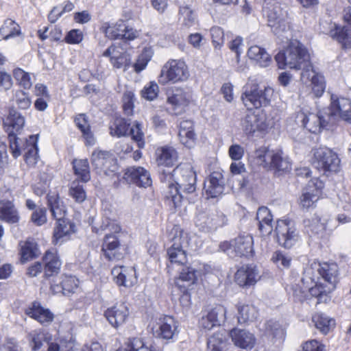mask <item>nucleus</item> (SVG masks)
<instances>
[{
  "label": "nucleus",
  "mask_w": 351,
  "mask_h": 351,
  "mask_svg": "<svg viewBox=\"0 0 351 351\" xmlns=\"http://www.w3.org/2000/svg\"><path fill=\"white\" fill-rule=\"evenodd\" d=\"M25 117L15 108H10L3 122L5 132L9 135H19L25 125Z\"/></svg>",
  "instance_id": "aec40b11"
},
{
  "label": "nucleus",
  "mask_w": 351,
  "mask_h": 351,
  "mask_svg": "<svg viewBox=\"0 0 351 351\" xmlns=\"http://www.w3.org/2000/svg\"><path fill=\"white\" fill-rule=\"evenodd\" d=\"M179 15V19L182 20L184 25L191 27L195 23L196 16L193 10L189 6H180Z\"/></svg>",
  "instance_id": "6e6d98bb"
},
{
  "label": "nucleus",
  "mask_w": 351,
  "mask_h": 351,
  "mask_svg": "<svg viewBox=\"0 0 351 351\" xmlns=\"http://www.w3.org/2000/svg\"><path fill=\"white\" fill-rule=\"evenodd\" d=\"M221 250L230 257L252 256L253 250V238L249 234H241L231 241H224L219 245Z\"/></svg>",
  "instance_id": "39448f33"
},
{
  "label": "nucleus",
  "mask_w": 351,
  "mask_h": 351,
  "mask_svg": "<svg viewBox=\"0 0 351 351\" xmlns=\"http://www.w3.org/2000/svg\"><path fill=\"white\" fill-rule=\"evenodd\" d=\"M340 162L338 155L326 147L313 149L312 165L324 173L338 172L340 169Z\"/></svg>",
  "instance_id": "20e7f679"
},
{
  "label": "nucleus",
  "mask_w": 351,
  "mask_h": 351,
  "mask_svg": "<svg viewBox=\"0 0 351 351\" xmlns=\"http://www.w3.org/2000/svg\"><path fill=\"white\" fill-rule=\"evenodd\" d=\"M323 187V182L318 178L311 179L300 197V205L302 208L313 207L319 200Z\"/></svg>",
  "instance_id": "dca6fc26"
},
{
  "label": "nucleus",
  "mask_w": 351,
  "mask_h": 351,
  "mask_svg": "<svg viewBox=\"0 0 351 351\" xmlns=\"http://www.w3.org/2000/svg\"><path fill=\"white\" fill-rule=\"evenodd\" d=\"M267 18L268 25L273 33L276 36H281L287 28V12L281 8L278 3H275L264 9Z\"/></svg>",
  "instance_id": "9d476101"
},
{
  "label": "nucleus",
  "mask_w": 351,
  "mask_h": 351,
  "mask_svg": "<svg viewBox=\"0 0 351 351\" xmlns=\"http://www.w3.org/2000/svg\"><path fill=\"white\" fill-rule=\"evenodd\" d=\"M14 99L19 108L22 110L28 109L32 104L31 99L28 94L23 90H16L14 95Z\"/></svg>",
  "instance_id": "bf43d9fd"
},
{
  "label": "nucleus",
  "mask_w": 351,
  "mask_h": 351,
  "mask_svg": "<svg viewBox=\"0 0 351 351\" xmlns=\"http://www.w3.org/2000/svg\"><path fill=\"white\" fill-rule=\"evenodd\" d=\"M78 280L72 276H66L62 280L63 295L69 296L77 289Z\"/></svg>",
  "instance_id": "e2e57ef3"
},
{
  "label": "nucleus",
  "mask_w": 351,
  "mask_h": 351,
  "mask_svg": "<svg viewBox=\"0 0 351 351\" xmlns=\"http://www.w3.org/2000/svg\"><path fill=\"white\" fill-rule=\"evenodd\" d=\"M57 226L54 229L53 238L56 243H61L63 240L62 239L75 232V224L69 221L68 219L60 218L56 219Z\"/></svg>",
  "instance_id": "f704fd0d"
},
{
  "label": "nucleus",
  "mask_w": 351,
  "mask_h": 351,
  "mask_svg": "<svg viewBox=\"0 0 351 351\" xmlns=\"http://www.w3.org/2000/svg\"><path fill=\"white\" fill-rule=\"evenodd\" d=\"M247 56L261 67H267L272 62L271 56L266 50L258 45L252 46L248 49Z\"/></svg>",
  "instance_id": "72a5a7b5"
},
{
  "label": "nucleus",
  "mask_w": 351,
  "mask_h": 351,
  "mask_svg": "<svg viewBox=\"0 0 351 351\" xmlns=\"http://www.w3.org/2000/svg\"><path fill=\"white\" fill-rule=\"evenodd\" d=\"M274 152L268 150L265 147H259L256 149L253 157L256 160V163L264 168H269V160Z\"/></svg>",
  "instance_id": "3c124183"
},
{
  "label": "nucleus",
  "mask_w": 351,
  "mask_h": 351,
  "mask_svg": "<svg viewBox=\"0 0 351 351\" xmlns=\"http://www.w3.org/2000/svg\"><path fill=\"white\" fill-rule=\"evenodd\" d=\"M275 233L278 244L287 249L291 248L300 237L295 222L289 219L277 221Z\"/></svg>",
  "instance_id": "0eeeda50"
},
{
  "label": "nucleus",
  "mask_w": 351,
  "mask_h": 351,
  "mask_svg": "<svg viewBox=\"0 0 351 351\" xmlns=\"http://www.w3.org/2000/svg\"><path fill=\"white\" fill-rule=\"evenodd\" d=\"M124 280H118V286L131 287L137 282L136 269L134 267H127L123 269Z\"/></svg>",
  "instance_id": "4d7b16f0"
},
{
  "label": "nucleus",
  "mask_w": 351,
  "mask_h": 351,
  "mask_svg": "<svg viewBox=\"0 0 351 351\" xmlns=\"http://www.w3.org/2000/svg\"><path fill=\"white\" fill-rule=\"evenodd\" d=\"M156 154L158 165L167 167L173 166L178 158L176 151L171 147L158 149Z\"/></svg>",
  "instance_id": "a19ab883"
},
{
  "label": "nucleus",
  "mask_w": 351,
  "mask_h": 351,
  "mask_svg": "<svg viewBox=\"0 0 351 351\" xmlns=\"http://www.w3.org/2000/svg\"><path fill=\"white\" fill-rule=\"evenodd\" d=\"M198 271L191 267H183L175 284L180 289H189L197 280Z\"/></svg>",
  "instance_id": "7c9ffc66"
},
{
  "label": "nucleus",
  "mask_w": 351,
  "mask_h": 351,
  "mask_svg": "<svg viewBox=\"0 0 351 351\" xmlns=\"http://www.w3.org/2000/svg\"><path fill=\"white\" fill-rule=\"evenodd\" d=\"M309 59L306 49L298 40L291 42L285 50L278 52L275 56L278 67L282 69H298Z\"/></svg>",
  "instance_id": "f03ea898"
},
{
  "label": "nucleus",
  "mask_w": 351,
  "mask_h": 351,
  "mask_svg": "<svg viewBox=\"0 0 351 351\" xmlns=\"http://www.w3.org/2000/svg\"><path fill=\"white\" fill-rule=\"evenodd\" d=\"M31 346L34 350H38L43 346L45 342L47 344V351H60V347L58 343L52 341V336L43 331H33L29 334Z\"/></svg>",
  "instance_id": "a878e982"
},
{
  "label": "nucleus",
  "mask_w": 351,
  "mask_h": 351,
  "mask_svg": "<svg viewBox=\"0 0 351 351\" xmlns=\"http://www.w3.org/2000/svg\"><path fill=\"white\" fill-rule=\"evenodd\" d=\"M130 122L122 117H117L110 125V134L112 136H125L129 134Z\"/></svg>",
  "instance_id": "79ce46f5"
},
{
  "label": "nucleus",
  "mask_w": 351,
  "mask_h": 351,
  "mask_svg": "<svg viewBox=\"0 0 351 351\" xmlns=\"http://www.w3.org/2000/svg\"><path fill=\"white\" fill-rule=\"evenodd\" d=\"M204 189L206 193L211 198L220 195L224 189L223 175L217 171L213 172L205 180Z\"/></svg>",
  "instance_id": "393cba45"
},
{
  "label": "nucleus",
  "mask_w": 351,
  "mask_h": 351,
  "mask_svg": "<svg viewBox=\"0 0 351 351\" xmlns=\"http://www.w3.org/2000/svg\"><path fill=\"white\" fill-rule=\"evenodd\" d=\"M175 184H171L169 189L165 191V197L174 208L179 207L183 199L196 192L197 176L189 163L180 164L173 169Z\"/></svg>",
  "instance_id": "f257e3e1"
},
{
  "label": "nucleus",
  "mask_w": 351,
  "mask_h": 351,
  "mask_svg": "<svg viewBox=\"0 0 351 351\" xmlns=\"http://www.w3.org/2000/svg\"><path fill=\"white\" fill-rule=\"evenodd\" d=\"M189 77V72L184 62L170 60L162 67L159 76V82L166 84L169 82L176 83L185 81Z\"/></svg>",
  "instance_id": "423d86ee"
},
{
  "label": "nucleus",
  "mask_w": 351,
  "mask_h": 351,
  "mask_svg": "<svg viewBox=\"0 0 351 351\" xmlns=\"http://www.w3.org/2000/svg\"><path fill=\"white\" fill-rule=\"evenodd\" d=\"M25 313L29 317L45 326L51 324L54 319V315L50 310L42 306L40 303L37 301L32 302V304L25 309Z\"/></svg>",
  "instance_id": "4be33fe9"
},
{
  "label": "nucleus",
  "mask_w": 351,
  "mask_h": 351,
  "mask_svg": "<svg viewBox=\"0 0 351 351\" xmlns=\"http://www.w3.org/2000/svg\"><path fill=\"white\" fill-rule=\"evenodd\" d=\"M238 311V322L240 324H246L256 321L258 317V311L252 304L239 303L237 306Z\"/></svg>",
  "instance_id": "473e14b6"
},
{
  "label": "nucleus",
  "mask_w": 351,
  "mask_h": 351,
  "mask_svg": "<svg viewBox=\"0 0 351 351\" xmlns=\"http://www.w3.org/2000/svg\"><path fill=\"white\" fill-rule=\"evenodd\" d=\"M47 210L45 208H38L32 214L31 220L36 226H42L47 222Z\"/></svg>",
  "instance_id": "338daca9"
},
{
  "label": "nucleus",
  "mask_w": 351,
  "mask_h": 351,
  "mask_svg": "<svg viewBox=\"0 0 351 351\" xmlns=\"http://www.w3.org/2000/svg\"><path fill=\"white\" fill-rule=\"evenodd\" d=\"M73 166L75 174L83 182H87L90 179L89 164L86 159L74 160Z\"/></svg>",
  "instance_id": "a18cd8bd"
},
{
  "label": "nucleus",
  "mask_w": 351,
  "mask_h": 351,
  "mask_svg": "<svg viewBox=\"0 0 351 351\" xmlns=\"http://www.w3.org/2000/svg\"><path fill=\"white\" fill-rule=\"evenodd\" d=\"M313 322L317 329L323 334H327L335 325V320L323 313H317L313 317Z\"/></svg>",
  "instance_id": "de8ad7c7"
},
{
  "label": "nucleus",
  "mask_w": 351,
  "mask_h": 351,
  "mask_svg": "<svg viewBox=\"0 0 351 351\" xmlns=\"http://www.w3.org/2000/svg\"><path fill=\"white\" fill-rule=\"evenodd\" d=\"M132 140L137 143L138 147L142 149L145 147L144 133L143 132V125L141 123L135 121L130 128L129 134Z\"/></svg>",
  "instance_id": "864d4df0"
},
{
  "label": "nucleus",
  "mask_w": 351,
  "mask_h": 351,
  "mask_svg": "<svg viewBox=\"0 0 351 351\" xmlns=\"http://www.w3.org/2000/svg\"><path fill=\"white\" fill-rule=\"evenodd\" d=\"M129 315V308L124 303L117 304L108 308L104 313V316L109 324L116 328L125 322Z\"/></svg>",
  "instance_id": "6ab92c4d"
},
{
  "label": "nucleus",
  "mask_w": 351,
  "mask_h": 351,
  "mask_svg": "<svg viewBox=\"0 0 351 351\" xmlns=\"http://www.w3.org/2000/svg\"><path fill=\"white\" fill-rule=\"evenodd\" d=\"M234 344L242 349H252L256 343L254 334L245 329L234 328L230 331Z\"/></svg>",
  "instance_id": "b1692460"
},
{
  "label": "nucleus",
  "mask_w": 351,
  "mask_h": 351,
  "mask_svg": "<svg viewBox=\"0 0 351 351\" xmlns=\"http://www.w3.org/2000/svg\"><path fill=\"white\" fill-rule=\"evenodd\" d=\"M126 351H156L145 346L143 341L138 338L134 339L128 345Z\"/></svg>",
  "instance_id": "774afa93"
},
{
  "label": "nucleus",
  "mask_w": 351,
  "mask_h": 351,
  "mask_svg": "<svg viewBox=\"0 0 351 351\" xmlns=\"http://www.w3.org/2000/svg\"><path fill=\"white\" fill-rule=\"evenodd\" d=\"M193 100L192 91L187 88H176L167 97L170 109L176 115L184 113Z\"/></svg>",
  "instance_id": "ddd939ff"
},
{
  "label": "nucleus",
  "mask_w": 351,
  "mask_h": 351,
  "mask_svg": "<svg viewBox=\"0 0 351 351\" xmlns=\"http://www.w3.org/2000/svg\"><path fill=\"white\" fill-rule=\"evenodd\" d=\"M105 57H110L112 66L116 69L127 70L131 64V56L127 52H121L114 45L110 46L104 53Z\"/></svg>",
  "instance_id": "412c9836"
},
{
  "label": "nucleus",
  "mask_w": 351,
  "mask_h": 351,
  "mask_svg": "<svg viewBox=\"0 0 351 351\" xmlns=\"http://www.w3.org/2000/svg\"><path fill=\"white\" fill-rule=\"evenodd\" d=\"M69 195L77 203L83 202L86 198V191L78 181H73L71 183Z\"/></svg>",
  "instance_id": "5fc2aeb1"
},
{
  "label": "nucleus",
  "mask_w": 351,
  "mask_h": 351,
  "mask_svg": "<svg viewBox=\"0 0 351 351\" xmlns=\"http://www.w3.org/2000/svg\"><path fill=\"white\" fill-rule=\"evenodd\" d=\"M123 179L128 184H134L139 187H147L152 184L149 173L141 167H130L125 169Z\"/></svg>",
  "instance_id": "f3484780"
},
{
  "label": "nucleus",
  "mask_w": 351,
  "mask_h": 351,
  "mask_svg": "<svg viewBox=\"0 0 351 351\" xmlns=\"http://www.w3.org/2000/svg\"><path fill=\"white\" fill-rule=\"evenodd\" d=\"M270 157L269 168H273L282 172H288L291 170V162L287 156H284L282 152H274Z\"/></svg>",
  "instance_id": "ea45409f"
},
{
  "label": "nucleus",
  "mask_w": 351,
  "mask_h": 351,
  "mask_svg": "<svg viewBox=\"0 0 351 351\" xmlns=\"http://www.w3.org/2000/svg\"><path fill=\"white\" fill-rule=\"evenodd\" d=\"M258 278L259 273L253 265H243L235 274V281L241 287L253 285Z\"/></svg>",
  "instance_id": "5701e85b"
},
{
  "label": "nucleus",
  "mask_w": 351,
  "mask_h": 351,
  "mask_svg": "<svg viewBox=\"0 0 351 351\" xmlns=\"http://www.w3.org/2000/svg\"><path fill=\"white\" fill-rule=\"evenodd\" d=\"M178 136L180 142L187 147L193 146L195 138L193 123L191 120H183L180 123Z\"/></svg>",
  "instance_id": "2f4dec72"
},
{
  "label": "nucleus",
  "mask_w": 351,
  "mask_h": 351,
  "mask_svg": "<svg viewBox=\"0 0 351 351\" xmlns=\"http://www.w3.org/2000/svg\"><path fill=\"white\" fill-rule=\"evenodd\" d=\"M330 36L345 49L351 47V30L346 27H336L334 30L330 31Z\"/></svg>",
  "instance_id": "37998d69"
},
{
  "label": "nucleus",
  "mask_w": 351,
  "mask_h": 351,
  "mask_svg": "<svg viewBox=\"0 0 351 351\" xmlns=\"http://www.w3.org/2000/svg\"><path fill=\"white\" fill-rule=\"evenodd\" d=\"M326 110L330 116L331 123H333L337 117H339L351 123V101L349 99L332 95L330 106L326 108Z\"/></svg>",
  "instance_id": "9b49d317"
},
{
  "label": "nucleus",
  "mask_w": 351,
  "mask_h": 351,
  "mask_svg": "<svg viewBox=\"0 0 351 351\" xmlns=\"http://www.w3.org/2000/svg\"><path fill=\"white\" fill-rule=\"evenodd\" d=\"M21 34V28L14 21L8 19L4 21L0 28V40H8L9 38L19 36Z\"/></svg>",
  "instance_id": "c03bdc74"
},
{
  "label": "nucleus",
  "mask_w": 351,
  "mask_h": 351,
  "mask_svg": "<svg viewBox=\"0 0 351 351\" xmlns=\"http://www.w3.org/2000/svg\"><path fill=\"white\" fill-rule=\"evenodd\" d=\"M182 237H175L173 244L167 250L168 258L171 264L184 265L187 262L186 251L181 243Z\"/></svg>",
  "instance_id": "c85d7f7f"
},
{
  "label": "nucleus",
  "mask_w": 351,
  "mask_h": 351,
  "mask_svg": "<svg viewBox=\"0 0 351 351\" xmlns=\"http://www.w3.org/2000/svg\"><path fill=\"white\" fill-rule=\"evenodd\" d=\"M158 328L154 331V335L156 338L163 340H173L178 335V323L171 316H165L160 319Z\"/></svg>",
  "instance_id": "a211bd4d"
},
{
  "label": "nucleus",
  "mask_w": 351,
  "mask_h": 351,
  "mask_svg": "<svg viewBox=\"0 0 351 351\" xmlns=\"http://www.w3.org/2000/svg\"><path fill=\"white\" fill-rule=\"evenodd\" d=\"M47 206L56 220L65 217L66 212V206L58 194L52 193L47 195Z\"/></svg>",
  "instance_id": "e433bc0d"
},
{
  "label": "nucleus",
  "mask_w": 351,
  "mask_h": 351,
  "mask_svg": "<svg viewBox=\"0 0 351 351\" xmlns=\"http://www.w3.org/2000/svg\"><path fill=\"white\" fill-rule=\"evenodd\" d=\"M317 270L322 278L328 282L331 286L330 288L333 289L337 282V265L335 263L329 264L328 263H324L319 264V267Z\"/></svg>",
  "instance_id": "4c0bfd02"
},
{
  "label": "nucleus",
  "mask_w": 351,
  "mask_h": 351,
  "mask_svg": "<svg viewBox=\"0 0 351 351\" xmlns=\"http://www.w3.org/2000/svg\"><path fill=\"white\" fill-rule=\"evenodd\" d=\"M26 152L25 160L27 164H36L38 158L37 137L31 135L29 139L25 140Z\"/></svg>",
  "instance_id": "49530a36"
},
{
  "label": "nucleus",
  "mask_w": 351,
  "mask_h": 351,
  "mask_svg": "<svg viewBox=\"0 0 351 351\" xmlns=\"http://www.w3.org/2000/svg\"><path fill=\"white\" fill-rule=\"evenodd\" d=\"M271 260L280 269L289 268L291 263V257L282 251H276L273 253Z\"/></svg>",
  "instance_id": "13d9d810"
},
{
  "label": "nucleus",
  "mask_w": 351,
  "mask_h": 351,
  "mask_svg": "<svg viewBox=\"0 0 351 351\" xmlns=\"http://www.w3.org/2000/svg\"><path fill=\"white\" fill-rule=\"evenodd\" d=\"M125 247L121 245L118 235L106 234L101 245L104 257L108 261H117L123 258Z\"/></svg>",
  "instance_id": "f8f14e48"
},
{
  "label": "nucleus",
  "mask_w": 351,
  "mask_h": 351,
  "mask_svg": "<svg viewBox=\"0 0 351 351\" xmlns=\"http://www.w3.org/2000/svg\"><path fill=\"white\" fill-rule=\"evenodd\" d=\"M258 230L263 235H269L273 230V216L270 210L265 206L260 207L256 213Z\"/></svg>",
  "instance_id": "c756f323"
},
{
  "label": "nucleus",
  "mask_w": 351,
  "mask_h": 351,
  "mask_svg": "<svg viewBox=\"0 0 351 351\" xmlns=\"http://www.w3.org/2000/svg\"><path fill=\"white\" fill-rule=\"evenodd\" d=\"M91 163L98 174L111 176L119 169L117 160L108 151L95 150L92 153Z\"/></svg>",
  "instance_id": "6e6552de"
},
{
  "label": "nucleus",
  "mask_w": 351,
  "mask_h": 351,
  "mask_svg": "<svg viewBox=\"0 0 351 351\" xmlns=\"http://www.w3.org/2000/svg\"><path fill=\"white\" fill-rule=\"evenodd\" d=\"M297 118L302 122V125L310 132L317 134L326 128L330 123V116H328L326 109L319 111L318 113L300 112Z\"/></svg>",
  "instance_id": "1a4fd4ad"
},
{
  "label": "nucleus",
  "mask_w": 351,
  "mask_h": 351,
  "mask_svg": "<svg viewBox=\"0 0 351 351\" xmlns=\"http://www.w3.org/2000/svg\"><path fill=\"white\" fill-rule=\"evenodd\" d=\"M241 126L245 134H253L256 131L265 130L267 125L263 119L254 112H249L241 120Z\"/></svg>",
  "instance_id": "bb28decb"
},
{
  "label": "nucleus",
  "mask_w": 351,
  "mask_h": 351,
  "mask_svg": "<svg viewBox=\"0 0 351 351\" xmlns=\"http://www.w3.org/2000/svg\"><path fill=\"white\" fill-rule=\"evenodd\" d=\"M298 69L302 70L300 78L301 80L305 84L308 82L312 83L313 80L318 78V77L322 76V75L315 71L310 60L306 61V62H305V64L301 66V67H300Z\"/></svg>",
  "instance_id": "8fccbe9b"
},
{
  "label": "nucleus",
  "mask_w": 351,
  "mask_h": 351,
  "mask_svg": "<svg viewBox=\"0 0 351 351\" xmlns=\"http://www.w3.org/2000/svg\"><path fill=\"white\" fill-rule=\"evenodd\" d=\"M135 97L132 90H125L122 97L124 113L128 116L133 114L134 101Z\"/></svg>",
  "instance_id": "052dcab7"
},
{
  "label": "nucleus",
  "mask_w": 351,
  "mask_h": 351,
  "mask_svg": "<svg viewBox=\"0 0 351 351\" xmlns=\"http://www.w3.org/2000/svg\"><path fill=\"white\" fill-rule=\"evenodd\" d=\"M274 90L271 87L261 88L258 84H247L241 95L245 106L251 110L269 105Z\"/></svg>",
  "instance_id": "7ed1b4c3"
},
{
  "label": "nucleus",
  "mask_w": 351,
  "mask_h": 351,
  "mask_svg": "<svg viewBox=\"0 0 351 351\" xmlns=\"http://www.w3.org/2000/svg\"><path fill=\"white\" fill-rule=\"evenodd\" d=\"M40 254L36 242L32 239H27L25 242L21 243V261L25 263L36 258Z\"/></svg>",
  "instance_id": "58836bf2"
},
{
  "label": "nucleus",
  "mask_w": 351,
  "mask_h": 351,
  "mask_svg": "<svg viewBox=\"0 0 351 351\" xmlns=\"http://www.w3.org/2000/svg\"><path fill=\"white\" fill-rule=\"evenodd\" d=\"M43 262L45 278L56 276L59 273L62 263L56 250L47 251L43 258Z\"/></svg>",
  "instance_id": "cd10ccee"
},
{
  "label": "nucleus",
  "mask_w": 351,
  "mask_h": 351,
  "mask_svg": "<svg viewBox=\"0 0 351 351\" xmlns=\"http://www.w3.org/2000/svg\"><path fill=\"white\" fill-rule=\"evenodd\" d=\"M151 60V56L147 50L143 51L138 56L136 62L133 64L134 71L140 73L145 69L148 62Z\"/></svg>",
  "instance_id": "69168bd1"
},
{
  "label": "nucleus",
  "mask_w": 351,
  "mask_h": 351,
  "mask_svg": "<svg viewBox=\"0 0 351 351\" xmlns=\"http://www.w3.org/2000/svg\"><path fill=\"white\" fill-rule=\"evenodd\" d=\"M159 92L158 84L155 82H150L141 91V95L147 100L152 101L157 97Z\"/></svg>",
  "instance_id": "680f3d73"
},
{
  "label": "nucleus",
  "mask_w": 351,
  "mask_h": 351,
  "mask_svg": "<svg viewBox=\"0 0 351 351\" xmlns=\"http://www.w3.org/2000/svg\"><path fill=\"white\" fill-rule=\"evenodd\" d=\"M0 218L10 223L19 222V213L11 201L3 199L0 202Z\"/></svg>",
  "instance_id": "c9c22d12"
},
{
  "label": "nucleus",
  "mask_w": 351,
  "mask_h": 351,
  "mask_svg": "<svg viewBox=\"0 0 351 351\" xmlns=\"http://www.w3.org/2000/svg\"><path fill=\"white\" fill-rule=\"evenodd\" d=\"M105 34L110 39H121L126 41L134 40L139 36V32L130 26L126 21H118L114 24H106Z\"/></svg>",
  "instance_id": "4468645a"
},
{
  "label": "nucleus",
  "mask_w": 351,
  "mask_h": 351,
  "mask_svg": "<svg viewBox=\"0 0 351 351\" xmlns=\"http://www.w3.org/2000/svg\"><path fill=\"white\" fill-rule=\"evenodd\" d=\"M226 308L220 304L205 309L199 321L200 326L207 330L220 326L226 319Z\"/></svg>",
  "instance_id": "2eb2a0df"
},
{
  "label": "nucleus",
  "mask_w": 351,
  "mask_h": 351,
  "mask_svg": "<svg viewBox=\"0 0 351 351\" xmlns=\"http://www.w3.org/2000/svg\"><path fill=\"white\" fill-rule=\"evenodd\" d=\"M213 43L215 48L221 47L224 42V33L222 28L214 26L210 29Z\"/></svg>",
  "instance_id": "0e129e2a"
},
{
  "label": "nucleus",
  "mask_w": 351,
  "mask_h": 351,
  "mask_svg": "<svg viewBox=\"0 0 351 351\" xmlns=\"http://www.w3.org/2000/svg\"><path fill=\"white\" fill-rule=\"evenodd\" d=\"M10 149L14 158L21 156L23 151L26 150L25 140L18 137V135L8 136Z\"/></svg>",
  "instance_id": "09e8293b"
},
{
  "label": "nucleus",
  "mask_w": 351,
  "mask_h": 351,
  "mask_svg": "<svg viewBox=\"0 0 351 351\" xmlns=\"http://www.w3.org/2000/svg\"><path fill=\"white\" fill-rule=\"evenodd\" d=\"M226 346V338L221 333L214 334L207 341V348L209 351H223Z\"/></svg>",
  "instance_id": "603ef678"
}]
</instances>
